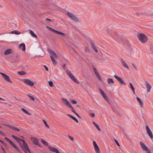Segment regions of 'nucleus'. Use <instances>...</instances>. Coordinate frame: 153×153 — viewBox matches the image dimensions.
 Segmentation results:
<instances>
[{
    "label": "nucleus",
    "instance_id": "8",
    "mask_svg": "<svg viewBox=\"0 0 153 153\" xmlns=\"http://www.w3.org/2000/svg\"><path fill=\"white\" fill-rule=\"evenodd\" d=\"M67 14L68 17L74 21L76 22L78 21L77 17L71 13L67 12Z\"/></svg>",
    "mask_w": 153,
    "mask_h": 153
},
{
    "label": "nucleus",
    "instance_id": "10",
    "mask_svg": "<svg viewBox=\"0 0 153 153\" xmlns=\"http://www.w3.org/2000/svg\"><path fill=\"white\" fill-rule=\"evenodd\" d=\"M23 82L25 84L27 85H30V86H33L34 85V82L29 79H24Z\"/></svg>",
    "mask_w": 153,
    "mask_h": 153
},
{
    "label": "nucleus",
    "instance_id": "26",
    "mask_svg": "<svg viewBox=\"0 0 153 153\" xmlns=\"http://www.w3.org/2000/svg\"><path fill=\"white\" fill-rule=\"evenodd\" d=\"M29 32L31 35V36L35 38H37L36 35L33 32L30 30H29Z\"/></svg>",
    "mask_w": 153,
    "mask_h": 153
},
{
    "label": "nucleus",
    "instance_id": "54",
    "mask_svg": "<svg viewBox=\"0 0 153 153\" xmlns=\"http://www.w3.org/2000/svg\"><path fill=\"white\" fill-rule=\"evenodd\" d=\"M91 116L92 117H94L95 116V114L94 113H91Z\"/></svg>",
    "mask_w": 153,
    "mask_h": 153
},
{
    "label": "nucleus",
    "instance_id": "14",
    "mask_svg": "<svg viewBox=\"0 0 153 153\" xmlns=\"http://www.w3.org/2000/svg\"><path fill=\"white\" fill-rule=\"evenodd\" d=\"M93 69L97 78L100 81H102V79L100 77V74H99L98 71H97L96 68H95L94 67L93 68Z\"/></svg>",
    "mask_w": 153,
    "mask_h": 153
},
{
    "label": "nucleus",
    "instance_id": "21",
    "mask_svg": "<svg viewBox=\"0 0 153 153\" xmlns=\"http://www.w3.org/2000/svg\"><path fill=\"white\" fill-rule=\"evenodd\" d=\"M146 85L147 89V91L148 92L150 91L151 89L152 88L151 85L149 84V82H146Z\"/></svg>",
    "mask_w": 153,
    "mask_h": 153
},
{
    "label": "nucleus",
    "instance_id": "18",
    "mask_svg": "<svg viewBox=\"0 0 153 153\" xmlns=\"http://www.w3.org/2000/svg\"><path fill=\"white\" fill-rule=\"evenodd\" d=\"M19 48L20 49H21L23 51H25V45L24 43H22L19 45Z\"/></svg>",
    "mask_w": 153,
    "mask_h": 153
},
{
    "label": "nucleus",
    "instance_id": "16",
    "mask_svg": "<svg viewBox=\"0 0 153 153\" xmlns=\"http://www.w3.org/2000/svg\"><path fill=\"white\" fill-rule=\"evenodd\" d=\"M49 149L51 151L55 152L56 153H60L59 151L56 148L51 146L49 147Z\"/></svg>",
    "mask_w": 153,
    "mask_h": 153
},
{
    "label": "nucleus",
    "instance_id": "60",
    "mask_svg": "<svg viewBox=\"0 0 153 153\" xmlns=\"http://www.w3.org/2000/svg\"><path fill=\"white\" fill-rule=\"evenodd\" d=\"M74 120H75L77 123L79 122L78 120L76 118V117L75 118Z\"/></svg>",
    "mask_w": 153,
    "mask_h": 153
},
{
    "label": "nucleus",
    "instance_id": "37",
    "mask_svg": "<svg viewBox=\"0 0 153 153\" xmlns=\"http://www.w3.org/2000/svg\"><path fill=\"white\" fill-rule=\"evenodd\" d=\"M27 95L28 97H29L30 98V99L31 100H32L33 101H34V100H35V99H34V98L33 97H32V96H30V95H28V94H27Z\"/></svg>",
    "mask_w": 153,
    "mask_h": 153
},
{
    "label": "nucleus",
    "instance_id": "25",
    "mask_svg": "<svg viewBox=\"0 0 153 153\" xmlns=\"http://www.w3.org/2000/svg\"><path fill=\"white\" fill-rule=\"evenodd\" d=\"M107 82L108 84H111L114 83L113 79L110 78H108L107 79Z\"/></svg>",
    "mask_w": 153,
    "mask_h": 153
},
{
    "label": "nucleus",
    "instance_id": "4",
    "mask_svg": "<svg viewBox=\"0 0 153 153\" xmlns=\"http://www.w3.org/2000/svg\"><path fill=\"white\" fill-rule=\"evenodd\" d=\"M46 27L47 28H48L49 30H50L51 31L55 33H57V34L60 35H61L63 36H65V33H63L61 32H60V31H58L56 30L55 29H53L48 26H47Z\"/></svg>",
    "mask_w": 153,
    "mask_h": 153
},
{
    "label": "nucleus",
    "instance_id": "11",
    "mask_svg": "<svg viewBox=\"0 0 153 153\" xmlns=\"http://www.w3.org/2000/svg\"><path fill=\"white\" fill-rule=\"evenodd\" d=\"M93 145L96 153H100V148L95 141H93Z\"/></svg>",
    "mask_w": 153,
    "mask_h": 153
},
{
    "label": "nucleus",
    "instance_id": "20",
    "mask_svg": "<svg viewBox=\"0 0 153 153\" xmlns=\"http://www.w3.org/2000/svg\"><path fill=\"white\" fill-rule=\"evenodd\" d=\"M12 50L11 49H7L4 52V54L7 55L11 53Z\"/></svg>",
    "mask_w": 153,
    "mask_h": 153
},
{
    "label": "nucleus",
    "instance_id": "22",
    "mask_svg": "<svg viewBox=\"0 0 153 153\" xmlns=\"http://www.w3.org/2000/svg\"><path fill=\"white\" fill-rule=\"evenodd\" d=\"M121 60L122 61L121 64H122L125 67L127 68L128 69V67L126 63V62L125 61H124L122 59H121Z\"/></svg>",
    "mask_w": 153,
    "mask_h": 153
},
{
    "label": "nucleus",
    "instance_id": "12",
    "mask_svg": "<svg viewBox=\"0 0 153 153\" xmlns=\"http://www.w3.org/2000/svg\"><path fill=\"white\" fill-rule=\"evenodd\" d=\"M12 137L20 145V144H22L21 142L23 143V141H25V140L22 139L14 135H12Z\"/></svg>",
    "mask_w": 153,
    "mask_h": 153
},
{
    "label": "nucleus",
    "instance_id": "52",
    "mask_svg": "<svg viewBox=\"0 0 153 153\" xmlns=\"http://www.w3.org/2000/svg\"><path fill=\"white\" fill-rule=\"evenodd\" d=\"M108 29V28H107V33L108 34H109V33L111 32V30H110Z\"/></svg>",
    "mask_w": 153,
    "mask_h": 153
},
{
    "label": "nucleus",
    "instance_id": "35",
    "mask_svg": "<svg viewBox=\"0 0 153 153\" xmlns=\"http://www.w3.org/2000/svg\"><path fill=\"white\" fill-rule=\"evenodd\" d=\"M85 51L86 53H90L89 50L88 49V48L87 47H85Z\"/></svg>",
    "mask_w": 153,
    "mask_h": 153
},
{
    "label": "nucleus",
    "instance_id": "45",
    "mask_svg": "<svg viewBox=\"0 0 153 153\" xmlns=\"http://www.w3.org/2000/svg\"><path fill=\"white\" fill-rule=\"evenodd\" d=\"M71 102L73 104H76L77 103L76 101L75 100H72L71 101Z\"/></svg>",
    "mask_w": 153,
    "mask_h": 153
},
{
    "label": "nucleus",
    "instance_id": "31",
    "mask_svg": "<svg viewBox=\"0 0 153 153\" xmlns=\"http://www.w3.org/2000/svg\"><path fill=\"white\" fill-rule=\"evenodd\" d=\"M22 111H23L24 113H25L26 114L31 115V114L27 110L25 109L24 108H22Z\"/></svg>",
    "mask_w": 153,
    "mask_h": 153
},
{
    "label": "nucleus",
    "instance_id": "44",
    "mask_svg": "<svg viewBox=\"0 0 153 153\" xmlns=\"http://www.w3.org/2000/svg\"><path fill=\"white\" fill-rule=\"evenodd\" d=\"M14 130L16 131H20V129L16 127H14L13 129Z\"/></svg>",
    "mask_w": 153,
    "mask_h": 153
},
{
    "label": "nucleus",
    "instance_id": "62",
    "mask_svg": "<svg viewBox=\"0 0 153 153\" xmlns=\"http://www.w3.org/2000/svg\"><path fill=\"white\" fill-rule=\"evenodd\" d=\"M46 19L47 21H50L51 20V19H50L48 18H47Z\"/></svg>",
    "mask_w": 153,
    "mask_h": 153
},
{
    "label": "nucleus",
    "instance_id": "34",
    "mask_svg": "<svg viewBox=\"0 0 153 153\" xmlns=\"http://www.w3.org/2000/svg\"><path fill=\"white\" fill-rule=\"evenodd\" d=\"M106 101L110 105H111V102L108 97L106 96Z\"/></svg>",
    "mask_w": 153,
    "mask_h": 153
},
{
    "label": "nucleus",
    "instance_id": "32",
    "mask_svg": "<svg viewBox=\"0 0 153 153\" xmlns=\"http://www.w3.org/2000/svg\"><path fill=\"white\" fill-rule=\"evenodd\" d=\"M18 73L21 75H25L26 74V73L25 71H19L18 72Z\"/></svg>",
    "mask_w": 153,
    "mask_h": 153
},
{
    "label": "nucleus",
    "instance_id": "29",
    "mask_svg": "<svg viewBox=\"0 0 153 153\" xmlns=\"http://www.w3.org/2000/svg\"><path fill=\"white\" fill-rule=\"evenodd\" d=\"M93 123L94 125L97 127L98 130L100 131H101L100 129V126L95 122L94 121H93Z\"/></svg>",
    "mask_w": 153,
    "mask_h": 153
},
{
    "label": "nucleus",
    "instance_id": "3",
    "mask_svg": "<svg viewBox=\"0 0 153 153\" xmlns=\"http://www.w3.org/2000/svg\"><path fill=\"white\" fill-rule=\"evenodd\" d=\"M62 100L63 101L65 104L69 108H71V111L73 112L74 113L76 112L75 111L74 108L71 105L70 102L68 101L65 98H62Z\"/></svg>",
    "mask_w": 153,
    "mask_h": 153
},
{
    "label": "nucleus",
    "instance_id": "27",
    "mask_svg": "<svg viewBox=\"0 0 153 153\" xmlns=\"http://www.w3.org/2000/svg\"><path fill=\"white\" fill-rule=\"evenodd\" d=\"M99 91L102 96L103 98L105 99V94L100 88H99Z\"/></svg>",
    "mask_w": 153,
    "mask_h": 153
},
{
    "label": "nucleus",
    "instance_id": "23",
    "mask_svg": "<svg viewBox=\"0 0 153 153\" xmlns=\"http://www.w3.org/2000/svg\"><path fill=\"white\" fill-rule=\"evenodd\" d=\"M137 100V101H138L140 103V105H141V106L142 108H143V103L142 101V100L141 99L138 97H136Z\"/></svg>",
    "mask_w": 153,
    "mask_h": 153
},
{
    "label": "nucleus",
    "instance_id": "2",
    "mask_svg": "<svg viewBox=\"0 0 153 153\" xmlns=\"http://www.w3.org/2000/svg\"><path fill=\"white\" fill-rule=\"evenodd\" d=\"M140 41L142 43H145L148 40V38L147 36L143 33H140L137 35Z\"/></svg>",
    "mask_w": 153,
    "mask_h": 153
},
{
    "label": "nucleus",
    "instance_id": "17",
    "mask_svg": "<svg viewBox=\"0 0 153 153\" xmlns=\"http://www.w3.org/2000/svg\"><path fill=\"white\" fill-rule=\"evenodd\" d=\"M4 139L6 141L8 142L13 147H16V145L12 141L9 139L7 138V137H5Z\"/></svg>",
    "mask_w": 153,
    "mask_h": 153
},
{
    "label": "nucleus",
    "instance_id": "36",
    "mask_svg": "<svg viewBox=\"0 0 153 153\" xmlns=\"http://www.w3.org/2000/svg\"><path fill=\"white\" fill-rule=\"evenodd\" d=\"M48 84H49V85L51 87H52L53 86V82L51 81H50L48 82Z\"/></svg>",
    "mask_w": 153,
    "mask_h": 153
},
{
    "label": "nucleus",
    "instance_id": "28",
    "mask_svg": "<svg viewBox=\"0 0 153 153\" xmlns=\"http://www.w3.org/2000/svg\"><path fill=\"white\" fill-rule=\"evenodd\" d=\"M11 33L12 34H15L16 35L19 34L21 33V32L16 30H14L11 32Z\"/></svg>",
    "mask_w": 153,
    "mask_h": 153
},
{
    "label": "nucleus",
    "instance_id": "64",
    "mask_svg": "<svg viewBox=\"0 0 153 153\" xmlns=\"http://www.w3.org/2000/svg\"><path fill=\"white\" fill-rule=\"evenodd\" d=\"M0 100L4 101V99H3V98L0 97Z\"/></svg>",
    "mask_w": 153,
    "mask_h": 153
},
{
    "label": "nucleus",
    "instance_id": "30",
    "mask_svg": "<svg viewBox=\"0 0 153 153\" xmlns=\"http://www.w3.org/2000/svg\"><path fill=\"white\" fill-rule=\"evenodd\" d=\"M129 85H130V88H131V89L132 91H133V92L134 94H135V89H134V87H133V85H132V84H131V82L129 83Z\"/></svg>",
    "mask_w": 153,
    "mask_h": 153
},
{
    "label": "nucleus",
    "instance_id": "41",
    "mask_svg": "<svg viewBox=\"0 0 153 153\" xmlns=\"http://www.w3.org/2000/svg\"><path fill=\"white\" fill-rule=\"evenodd\" d=\"M6 126L9 127V128H10L11 129H13V128L14 127V126H11L9 125H7Z\"/></svg>",
    "mask_w": 153,
    "mask_h": 153
},
{
    "label": "nucleus",
    "instance_id": "42",
    "mask_svg": "<svg viewBox=\"0 0 153 153\" xmlns=\"http://www.w3.org/2000/svg\"><path fill=\"white\" fill-rule=\"evenodd\" d=\"M6 126L9 127V128H10L11 129H13V128L14 127V126H11L9 125H7Z\"/></svg>",
    "mask_w": 153,
    "mask_h": 153
},
{
    "label": "nucleus",
    "instance_id": "61",
    "mask_svg": "<svg viewBox=\"0 0 153 153\" xmlns=\"http://www.w3.org/2000/svg\"><path fill=\"white\" fill-rule=\"evenodd\" d=\"M0 142L4 145H5V144H6L1 140V141H0Z\"/></svg>",
    "mask_w": 153,
    "mask_h": 153
},
{
    "label": "nucleus",
    "instance_id": "15",
    "mask_svg": "<svg viewBox=\"0 0 153 153\" xmlns=\"http://www.w3.org/2000/svg\"><path fill=\"white\" fill-rule=\"evenodd\" d=\"M140 144L142 149L145 151H148L149 149L142 142H140Z\"/></svg>",
    "mask_w": 153,
    "mask_h": 153
},
{
    "label": "nucleus",
    "instance_id": "43",
    "mask_svg": "<svg viewBox=\"0 0 153 153\" xmlns=\"http://www.w3.org/2000/svg\"><path fill=\"white\" fill-rule=\"evenodd\" d=\"M14 130L16 131H20V129L16 127H14L13 129Z\"/></svg>",
    "mask_w": 153,
    "mask_h": 153
},
{
    "label": "nucleus",
    "instance_id": "59",
    "mask_svg": "<svg viewBox=\"0 0 153 153\" xmlns=\"http://www.w3.org/2000/svg\"><path fill=\"white\" fill-rule=\"evenodd\" d=\"M146 151H147V153H151V150L149 149H148V150Z\"/></svg>",
    "mask_w": 153,
    "mask_h": 153
},
{
    "label": "nucleus",
    "instance_id": "5",
    "mask_svg": "<svg viewBox=\"0 0 153 153\" xmlns=\"http://www.w3.org/2000/svg\"><path fill=\"white\" fill-rule=\"evenodd\" d=\"M66 72L69 77L72 79V80H73L74 82L76 83H79V82L78 81L69 71H67Z\"/></svg>",
    "mask_w": 153,
    "mask_h": 153
},
{
    "label": "nucleus",
    "instance_id": "39",
    "mask_svg": "<svg viewBox=\"0 0 153 153\" xmlns=\"http://www.w3.org/2000/svg\"><path fill=\"white\" fill-rule=\"evenodd\" d=\"M47 51H48V52L50 53H51V54H53V53L54 52V51H53L52 50H51L50 49H48V50H47Z\"/></svg>",
    "mask_w": 153,
    "mask_h": 153
},
{
    "label": "nucleus",
    "instance_id": "55",
    "mask_svg": "<svg viewBox=\"0 0 153 153\" xmlns=\"http://www.w3.org/2000/svg\"><path fill=\"white\" fill-rule=\"evenodd\" d=\"M0 134L2 136H4V134L3 132L2 131H0Z\"/></svg>",
    "mask_w": 153,
    "mask_h": 153
},
{
    "label": "nucleus",
    "instance_id": "46",
    "mask_svg": "<svg viewBox=\"0 0 153 153\" xmlns=\"http://www.w3.org/2000/svg\"><path fill=\"white\" fill-rule=\"evenodd\" d=\"M114 35H115L116 37L117 38H119V35L116 32H114Z\"/></svg>",
    "mask_w": 153,
    "mask_h": 153
},
{
    "label": "nucleus",
    "instance_id": "53",
    "mask_svg": "<svg viewBox=\"0 0 153 153\" xmlns=\"http://www.w3.org/2000/svg\"><path fill=\"white\" fill-rule=\"evenodd\" d=\"M44 67H45V68L46 70V71H48L49 70H48V68L45 65H44Z\"/></svg>",
    "mask_w": 153,
    "mask_h": 153
},
{
    "label": "nucleus",
    "instance_id": "9",
    "mask_svg": "<svg viewBox=\"0 0 153 153\" xmlns=\"http://www.w3.org/2000/svg\"><path fill=\"white\" fill-rule=\"evenodd\" d=\"M2 76L4 78L7 82L10 83H12V81L10 79L9 76L4 74V73L0 72Z\"/></svg>",
    "mask_w": 153,
    "mask_h": 153
},
{
    "label": "nucleus",
    "instance_id": "6",
    "mask_svg": "<svg viewBox=\"0 0 153 153\" xmlns=\"http://www.w3.org/2000/svg\"><path fill=\"white\" fill-rule=\"evenodd\" d=\"M146 130L149 136L151 139L153 138L152 133L148 125L146 126Z\"/></svg>",
    "mask_w": 153,
    "mask_h": 153
},
{
    "label": "nucleus",
    "instance_id": "24",
    "mask_svg": "<svg viewBox=\"0 0 153 153\" xmlns=\"http://www.w3.org/2000/svg\"><path fill=\"white\" fill-rule=\"evenodd\" d=\"M50 57L51 59V61L52 62H53V65H56V64L57 62H56V60L54 59V57L52 55H51L50 56Z\"/></svg>",
    "mask_w": 153,
    "mask_h": 153
},
{
    "label": "nucleus",
    "instance_id": "40",
    "mask_svg": "<svg viewBox=\"0 0 153 153\" xmlns=\"http://www.w3.org/2000/svg\"><path fill=\"white\" fill-rule=\"evenodd\" d=\"M67 115L70 117L73 120H74L75 118V117H74V116L69 114H68Z\"/></svg>",
    "mask_w": 153,
    "mask_h": 153
},
{
    "label": "nucleus",
    "instance_id": "1",
    "mask_svg": "<svg viewBox=\"0 0 153 153\" xmlns=\"http://www.w3.org/2000/svg\"><path fill=\"white\" fill-rule=\"evenodd\" d=\"M23 145L22 144H20V146L22 148V150L25 153H27V151L29 153H30V151L28 147V146L26 143V142L25 141H23V142L22 143Z\"/></svg>",
    "mask_w": 153,
    "mask_h": 153
},
{
    "label": "nucleus",
    "instance_id": "50",
    "mask_svg": "<svg viewBox=\"0 0 153 153\" xmlns=\"http://www.w3.org/2000/svg\"><path fill=\"white\" fill-rule=\"evenodd\" d=\"M16 147H14V148H15V149H16L18 152H20V151L19 149H18V147H17V146L16 145Z\"/></svg>",
    "mask_w": 153,
    "mask_h": 153
},
{
    "label": "nucleus",
    "instance_id": "19",
    "mask_svg": "<svg viewBox=\"0 0 153 153\" xmlns=\"http://www.w3.org/2000/svg\"><path fill=\"white\" fill-rule=\"evenodd\" d=\"M91 45L92 48H93V49H94V50L97 53L98 52V51L97 49L96 48V46H95L94 44L92 42H91Z\"/></svg>",
    "mask_w": 153,
    "mask_h": 153
},
{
    "label": "nucleus",
    "instance_id": "49",
    "mask_svg": "<svg viewBox=\"0 0 153 153\" xmlns=\"http://www.w3.org/2000/svg\"><path fill=\"white\" fill-rule=\"evenodd\" d=\"M68 137L70 138L71 139V140H72V141H73V140H74V137L71 136H70L69 135H68Z\"/></svg>",
    "mask_w": 153,
    "mask_h": 153
},
{
    "label": "nucleus",
    "instance_id": "51",
    "mask_svg": "<svg viewBox=\"0 0 153 153\" xmlns=\"http://www.w3.org/2000/svg\"><path fill=\"white\" fill-rule=\"evenodd\" d=\"M132 65H133V67L135 69L137 70V69L136 66L133 63L132 64Z\"/></svg>",
    "mask_w": 153,
    "mask_h": 153
},
{
    "label": "nucleus",
    "instance_id": "33",
    "mask_svg": "<svg viewBox=\"0 0 153 153\" xmlns=\"http://www.w3.org/2000/svg\"><path fill=\"white\" fill-rule=\"evenodd\" d=\"M41 141H42V143L45 146H48V147L49 146H49V145H48V143L46 142L44 140H42Z\"/></svg>",
    "mask_w": 153,
    "mask_h": 153
},
{
    "label": "nucleus",
    "instance_id": "7",
    "mask_svg": "<svg viewBox=\"0 0 153 153\" xmlns=\"http://www.w3.org/2000/svg\"><path fill=\"white\" fill-rule=\"evenodd\" d=\"M30 140L32 141L33 143L35 145L38 146L40 147H42L38 140L36 138L32 137L30 138Z\"/></svg>",
    "mask_w": 153,
    "mask_h": 153
},
{
    "label": "nucleus",
    "instance_id": "47",
    "mask_svg": "<svg viewBox=\"0 0 153 153\" xmlns=\"http://www.w3.org/2000/svg\"><path fill=\"white\" fill-rule=\"evenodd\" d=\"M52 55L54 56V57L55 58H57L58 57V56L54 52L53 53Z\"/></svg>",
    "mask_w": 153,
    "mask_h": 153
},
{
    "label": "nucleus",
    "instance_id": "58",
    "mask_svg": "<svg viewBox=\"0 0 153 153\" xmlns=\"http://www.w3.org/2000/svg\"><path fill=\"white\" fill-rule=\"evenodd\" d=\"M5 146V147L6 149H8L9 147L6 144H5V145H4Z\"/></svg>",
    "mask_w": 153,
    "mask_h": 153
},
{
    "label": "nucleus",
    "instance_id": "48",
    "mask_svg": "<svg viewBox=\"0 0 153 153\" xmlns=\"http://www.w3.org/2000/svg\"><path fill=\"white\" fill-rule=\"evenodd\" d=\"M114 140V141L117 144V146H120V145L119 144V143L118 141H117V140H116L115 139Z\"/></svg>",
    "mask_w": 153,
    "mask_h": 153
},
{
    "label": "nucleus",
    "instance_id": "56",
    "mask_svg": "<svg viewBox=\"0 0 153 153\" xmlns=\"http://www.w3.org/2000/svg\"><path fill=\"white\" fill-rule=\"evenodd\" d=\"M79 118L81 119V117L79 116V115L76 112L75 113Z\"/></svg>",
    "mask_w": 153,
    "mask_h": 153
},
{
    "label": "nucleus",
    "instance_id": "63",
    "mask_svg": "<svg viewBox=\"0 0 153 153\" xmlns=\"http://www.w3.org/2000/svg\"><path fill=\"white\" fill-rule=\"evenodd\" d=\"M1 149L3 151H4L5 150V149L3 148V147L2 146H1Z\"/></svg>",
    "mask_w": 153,
    "mask_h": 153
},
{
    "label": "nucleus",
    "instance_id": "57",
    "mask_svg": "<svg viewBox=\"0 0 153 153\" xmlns=\"http://www.w3.org/2000/svg\"><path fill=\"white\" fill-rule=\"evenodd\" d=\"M65 65L66 64H64L63 65L62 68L64 69H65Z\"/></svg>",
    "mask_w": 153,
    "mask_h": 153
},
{
    "label": "nucleus",
    "instance_id": "13",
    "mask_svg": "<svg viewBox=\"0 0 153 153\" xmlns=\"http://www.w3.org/2000/svg\"><path fill=\"white\" fill-rule=\"evenodd\" d=\"M114 78L119 81L121 84H126V83L124 81L123 79L120 77H119L117 75H115L114 76Z\"/></svg>",
    "mask_w": 153,
    "mask_h": 153
},
{
    "label": "nucleus",
    "instance_id": "38",
    "mask_svg": "<svg viewBox=\"0 0 153 153\" xmlns=\"http://www.w3.org/2000/svg\"><path fill=\"white\" fill-rule=\"evenodd\" d=\"M42 120L44 122V124H45V125H46V127H47L48 128H49V126L48 124H47L45 120Z\"/></svg>",
    "mask_w": 153,
    "mask_h": 153
}]
</instances>
